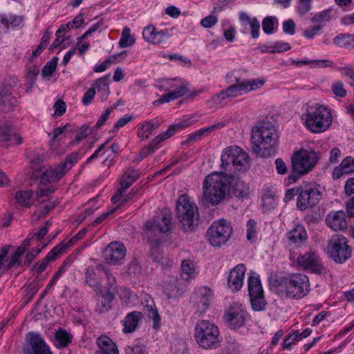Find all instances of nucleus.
I'll return each mask as SVG.
<instances>
[{
	"label": "nucleus",
	"instance_id": "obj_29",
	"mask_svg": "<svg viewBox=\"0 0 354 354\" xmlns=\"http://www.w3.org/2000/svg\"><path fill=\"white\" fill-rule=\"evenodd\" d=\"M189 89L183 84L166 94L162 95L159 99L153 102L154 105H158L165 102H169L186 95Z\"/></svg>",
	"mask_w": 354,
	"mask_h": 354
},
{
	"label": "nucleus",
	"instance_id": "obj_22",
	"mask_svg": "<svg viewBox=\"0 0 354 354\" xmlns=\"http://www.w3.org/2000/svg\"><path fill=\"white\" fill-rule=\"evenodd\" d=\"M245 271L246 268L243 263L238 264L230 271L227 286L232 291L237 292L243 287Z\"/></svg>",
	"mask_w": 354,
	"mask_h": 354
},
{
	"label": "nucleus",
	"instance_id": "obj_59",
	"mask_svg": "<svg viewBox=\"0 0 354 354\" xmlns=\"http://www.w3.org/2000/svg\"><path fill=\"white\" fill-rule=\"evenodd\" d=\"M126 354H145V346L140 344H134L133 346H127L125 348Z\"/></svg>",
	"mask_w": 354,
	"mask_h": 354
},
{
	"label": "nucleus",
	"instance_id": "obj_20",
	"mask_svg": "<svg viewBox=\"0 0 354 354\" xmlns=\"http://www.w3.org/2000/svg\"><path fill=\"white\" fill-rule=\"evenodd\" d=\"M297 262L299 266L304 270H310L312 272L320 274L323 270L320 259L315 252H308L297 257Z\"/></svg>",
	"mask_w": 354,
	"mask_h": 354
},
{
	"label": "nucleus",
	"instance_id": "obj_12",
	"mask_svg": "<svg viewBox=\"0 0 354 354\" xmlns=\"http://www.w3.org/2000/svg\"><path fill=\"white\" fill-rule=\"evenodd\" d=\"M318 159L315 151L301 149L294 153L291 158L292 168L298 174H308L315 166Z\"/></svg>",
	"mask_w": 354,
	"mask_h": 354
},
{
	"label": "nucleus",
	"instance_id": "obj_21",
	"mask_svg": "<svg viewBox=\"0 0 354 354\" xmlns=\"http://www.w3.org/2000/svg\"><path fill=\"white\" fill-rule=\"evenodd\" d=\"M212 295V290L209 287L201 286L196 290L191 299L196 305L198 311L203 313L208 308Z\"/></svg>",
	"mask_w": 354,
	"mask_h": 354
},
{
	"label": "nucleus",
	"instance_id": "obj_11",
	"mask_svg": "<svg viewBox=\"0 0 354 354\" xmlns=\"http://www.w3.org/2000/svg\"><path fill=\"white\" fill-rule=\"evenodd\" d=\"M327 253L336 263H343L351 257V248L342 235L333 236L328 241Z\"/></svg>",
	"mask_w": 354,
	"mask_h": 354
},
{
	"label": "nucleus",
	"instance_id": "obj_27",
	"mask_svg": "<svg viewBox=\"0 0 354 354\" xmlns=\"http://www.w3.org/2000/svg\"><path fill=\"white\" fill-rule=\"evenodd\" d=\"M96 270L100 273H103V275H104L106 279V283L104 286L105 291L112 294H115L118 291V286L116 283V279L113 274L108 268L102 263L97 264L96 266Z\"/></svg>",
	"mask_w": 354,
	"mask_h": 354
},
{
	"label": "nucleus",
	"instance_id": "obj_9",
	"mask_svg": "<svg viewBox=\"0 0 354 354\" xmlns=\"http://www.w3.org/2000/svg\"><path fill=\"white\" fill-rule=\"evenodd\" d=\"M161 221L162 224L150 220L144 226L145 234L153 247L158 246L162 242V234L171 230V217L169 214H165Z\"/></svg>",
	"mask_w": 354,
	"mask_h": 354
},
{
	"label": "nucleus",
	"instance_id": "obj_61",
	"mask_svg": "<svg viewBox=\"0 0 354 354\" xmlns=\"http://www.w3.org/2000/svg\"><path fill=\"white\" fill-rule=\"evenodd\" d=\"M58 202L56 201L48 202L47 204L44 206L39 207L38 208V216H45L50 210L55 208V207L57 205Z\"/></svg>",
	"mask_w": 354,
	"mask_h": 354
},
{
	"label": "nucleus",
	"instance_id": "obj_25",
	"mask_svg": "<svg viewBox=\"0 0 354 354\" xmlns=\"http://www.w3.org/2000/svg\"><path fill=\"white\" fill-rule=\"evenodd\" d=\"M64 247L62 245H57L54 247L42 260L41 263H36L32 270H35L37 274H41L47 267L49 262L57 259L58 254L64 252Z\"/></svg>",
	"mask_w": 354,
	"mask_h": 354
},
{
	"label": "nucleus",
	"instance_id": "obj_40",
	"mask_svg": "<svg viewBox=\"0 0 354 354\" xmlns=\"http://www.w3.org/2000/svg\"><path fill=\"white\" fill-rule=\"evenodd\" d=\"M72 342V335L65 330L59 328L57 330L54 337V345L58 348L67 346Z\"/></svg>",
	"mask_w": 354,
	"mask_h": 354
},
{
	"label": "nucleus",
	"instance_id": "obj_64",
	"mask_svg": "<svg viewBox=\"0 0 354 354\" xmlns=\"http://www.w3.org/2000/svg\"><path fill=\"white\" fill-rule=\"evenodd\" d=\"M53 108L55 109L54 114L61 116L66 112V105L62 100H58L55 102Z\"/></svg>",
	"mask_w": 354,
	"mask_h": 354
},
{
	"label": "nucleus",
	"instance_id": "obj_23",
	"mask_svg": "<svg viewBox=\"0 0 354 354\" xmlns=\"http://www.w3.org/2000/svg\"><path fill=\"white\" fill-rule=\"evenodd\" d=\"M141 304L143 306V310L147 314V316L153 319V328L154 329L160 328L161 326L160 316L152 298L149 295H145Z\"/></svg>",
	"mask_w": 354,
	"mask_h": 354
},
{
	"label": "nucleus",
	"instance_id": "obj_38",
	"mask_svg": "<svg viewBox=\"0 0 354 354\" xmlns=\"http://www.w3.org/2000/svg\"><path fill=\"white\" fill-rule=\"evenodd\" d=\"M24 295L22 298L23 305H27L34 297L40 288L38 281H32L29 283H26L24 286Z\"/></svg>",
	"mask_w": 354,
	"mask_h": 354
},
{
	"label": "nucleus",
	"instance_id": "obj_54",
	"mask_svg": "<svg viewBox=\"0 0 354 354\" xmlns=\"http://www.w3.org/2000/svg\"><path fill=\"white\" fill-rule=\"evenodd\" d=\"M86 233H87L86 228L82 229L75 236H73L66 244L60 243L59 245L65 246L64 247V251H65L68 247L72 246L76 242H77L79 240L82 239L85 236V234Z\"/></svg>",
	"mask_w": 354,
	"mask_h": 354
},
{
	"label": "nucleus",
	"instance_id": "obj_6",
	"mask_svg": "<svg viewBox=\"0 0 354 354\" xmlns=\"http://www.w3.org/2000/svg\"><path fill=\"white\" fill-rule=\"evenodd\" d=\"M176 211L184 232H193L196 228L199 219L196 204L191 202L188 196L180 195L176 203Z\"/></svg>",
	"mask_w": 354,
	"mask_h": 354
},
{
	"label": "nucleus",
	"instance_id": "obj_1",
	"mask_svg": "<svg viewBox=\"0 0 354 354\" xmlns=\"http://www.w3.org/2000/svg\"><path fill=\"white\" fill-rule=\"evenodd\" d=\"M239 187V185L231 182L222 174L213 172L203 180L201 202L207 207L217 205L223 201L230 187L233 188L239 196H243L245 192Z\"/></svg>",
	"mask_w": 354,
	"mask_h": 354
},
{
	"label": "nucleus",
	"instance_id": "obj_35",
	"mask_svg": "<svg viewBox=\"0 0 354 354\" xmlns=\"http://www.w3.org/2000/svg\"><path fill=\"white\" fill-rule=\"evenodd\" d=\"M109 76H104L96 80L93 84V87L97 89L98 95L102 101H105L109 95Z\"/></svg>",
	"mask_w": 354,
	"mask_h": 354
},
{
	"label": "nucleus",
	"instance_id": "obj_56",
	"mask_svg": "<svg viewBox=\"0 0 354 354\" xmlns=\"http://www.w3.org/2000/svg\"><path fill=\"white\" fill-rule=\"evenodd\" d=\"M310 3L311 0H299L297 12L300 15H306L312 8Z\"/></svg>",
	"mask_w": 354,
	"mask_h": 354
},
{
	"label": "nucleus",
	"instance_id": "obj_55",
	"mask_svg": "<svg viewBox=\"0 0 354 354\" xmlns=\"http://www.w3.org/2000/svg\"><path fill=\"white\" fill-rule=\"evenodd\" d=\"M322 28L323 26L320 24L310 26L304 30V36L307 39H313L315 35L319 33Z\"/></svg>",
	"mask_w": 354,
	"mask_h": 354
},
{
	"label": "nucleus",
	"instance_id": "obj_36",
	"mask_svg": "<svg viewBox=\"0 0 354 354\" xmlns=\"http://www.w3.org/2000/svg\"><path fill=\"white\" fill-rule=\"evenodd\" d=\"M140 171L139 170H134L131 169H127L122 176L120 185L122 189L125 191L130 187V186L137 180L140 177Z\"/></svg>",
	"mask_w": 354,
	"mask_h": 354
},
{
	"label": "nucleus",
	"instance_id": "obj_24",
	"mask_svg": "<svg viewBox=\"0 0 354 354\" xmlns=\"http://www.w3.org/2000/svg\"><path fill=\"white\" fill-rule=\"evenodd\" d=\"M328 225L334 231L347 229L346 214L344 211L330 212L326 218Z\"/></svg>",
	"mask_w": 354,
	"mask_h": 354
},
{
	"label": "nucleus",
	"instance_id": "obj_15",
	"mask_svg": "<svg viewBox=\"0 0 354 354\" xmlns=\"http://www.w3.org/2000/svg\"><path fill=\"white\" fill-rule=\"evenodd\" d=\"M193 124L192 118H189L185 120H183L177 124L171 125L168 129L163 133L158 135L151 142L150 144L143 147L140 151V159H142L149 154L153 153L156 149L157 145L164 141L165 140L169 138L171 136H173L176 131L179 130L184 129Z\"/></svg>",
	"mask_w": 354,
	"mask_h": 354
},
{
	"label": "nucleus",
	"instance_id": "obj_53",
	"mask_svg": "<svg viewBox=\"0 0 354 354\" xmlns=\"http://www.w3.org/2000/svg\"><path fill=\"white\" fill-rule=\"evenodd\" d=\"M257 223L253 219H250L247 223V239L248 241H253L257 235Z\"/></svg>",
	"mask_w": 354,
	"mask_h": 354
},
{
	"label": "nucleus",
	"instance_id": "obj_17",
	"mask_svg": "<svg viewBox=\"0 0 354 354\" xmlns=\"http://www.w3.org/2000/svg\"><path fill=\"white\" fill-rule=\"evenodd\" d=\"M23 351L24 354H52L44 337L34 332L26 334Z\"/></svg>",
	"mask_w": 354,
	"mask_h": 354
},
{
	"label": "nucleus",
	"instance_id": "obj_58",
	"mask_svg": "<svg viewBox=\"0 0 354 354\" xmlns=\"http://www.w3.org/2000/svg\"><path fill=\"white\" fill-rule=\"evenodd\" d=\"M272 49L269 50L270 53H281L290 49L291 46L287 42L278 41L274 44L271 47Z\"/></svg>",
	"mask_w": 354,
	"mask_h": 354
},
{
	"label": "nucleus",
	"instance_id": "obj_8",
	"mask_svg": "<svg viewBox=\"0 0 354 354\" xmlns=\"http://www.w3.org/2000/svg\"><path fill=\"white\" fill-rule=\"evenodd\" d=\"M227 82L232 84L225 91L228 97H235L243 93H248L252 90L260 88L264 84V81L259 80H244L239 75V71H233L226 75Z\"/></svg>",
	"mask_w": 354,
	"mask_h": 354
},
{
	"label": "nucleus",
	"instance_id": "obj_14",
	"mask_svg": "<svg viewBox=\"0 0 354 354\" xmlns=\"http://www.w3.org/2000/svg\"><path fill=\"white\" fill-rule=\"evenodd\" d=\"M79 158L80 154L78 153H71L59 165L50 167L48 169H46L41 174V182H55L59 180L73 167Z\"/></svg>",
	"mask_w": 354,
	"mask_h": 354
},
{
	"label": "nucleus",
	"instance_id": "obj_32",
	"mask_svg": "<svg viewBox=\"0 0 354 354\" xmlns=\"http://www.w3.org/2000/svg\"><path fill=\"white\" fill-rule=\"evenodd\" d=\"M307 233L304 227L301 225H297L287 234V238L290 242L295 245H301L307 239Z\"/></svg>",
	"mask_w": 354,
	"mask_h": 354
},
{
	"label": "nucleus",
	"instance_id": "obj_46",
	"mask_svg": "<svg viewBox=\"0 0 354 354\" xmlns=\"http://www.w3.org/2000/svg\"><path fill=\"white\" fill-rule=\"evenodd\" d=\"M12 125L5 124L0 127V144L12 140Z\"/></svg>",
	"mask_w": 354,
	"mask_h": 354
},
{
	"label": "nucleus",
	"instance_id": "obj_50",
	"mask_svg": "<svg viewBox=\"0 0 354 354\" xmlns=\"http://www.w3.org/2000/svg\"><path fill=\"white\" fill-rule=\"evenodd\" d=\"M156 33V28L153 25L146 26L142 31L143 39L149 43L154 44V40Z\"/></svg>",
	"mask_w": 354,
	"mask_h": 354
},
{
	"label": "nucleus",
	"instance_id": "obj_2",
	"mask_svg": "<svg viewBox=\"0 0 354 354\" xmlns=\"http://www.w3.org/2000/svg\"><path fill=\"white\" fill-rule=\"evenodd\" d=\"M221 167L223 171L220 174L234 183L241 186L242 182L239 176L245 173L250 167L249 155L240 147L232 145L226 147L221 156Z\"/></svg>",
	"mask_w": 354,
	"mask_h": 354
},
{
	"label": "nucleus",
	"instance_id": "obj_49",
	"mask_svg": "<svg viewBox=\"0 0 354 354\" xmlns=\"http://www.w3.org/2000/svg\"><path fill=\"white\" fill-rule=\"evenodd\" d=\"M153 129H155V124L146 121L142 124L138 135L140 138L148 139Z\"/></svg>",
	"mask_w": 354,
	"mask_h": 354
},
{
	"label": "nucleus",
	"instance_id": "obj_31",
	"mask_svg": "<svg viewBox=\"0 0 354 354\" xmlns=\"http://www.w3.org/2000/svg\"><path fill=\"white\" fill-rule=\"evenodd\" d=\"M354 172V158L348 156L345 158L340 165L334 168L333 176L334 178H339L344 174Z\"/></svg>",
	"mask_w": 354,
	"mask_h": 354
},
{
	"label": "nucleus",
	"instance_id": "obj_10",
	"mask_svg": "<svg viewBox=\"0 0 354 354\" xmlns=\"http://www.w3.org/2000/svg\"><path fill=\"white\" fill-rule=\"evenodd\" d=\"M233 229L229 222L224 219L214 221L207 231L209 243L216 247L225 244L231 237Z\"/></svg>",
	"mask_w": 354,
	"mask_h": 354
},
{
	"label": "nucleus",
	"instance_id": "obj_60",
	"mask_svg": "<svg viewBox=\"0 0 354 354\" xmlns=\"http://www.w3.org/2000/svg\"><path fill=\"white\" fill-rule=\"evenodd\" d=\"M39 72V67L37 66H29L26 70V78L28 83L33 84Z\"/></svg>",
	"mask_w": 354,
	"mask_h": 354
},
{
	"label": "nucleus",
	"instance_id": "obj_62",
	"mask_svg": "<svg viewBox=\"0 0 354 354\" xmlns=\"http://www.w3.org/2000/svg\"><path fill=\"white\" fill-rule=\"evenodd\" d=\"M339 71L342 72V75L350 80L349 84L351 86L354 88V69L349 67H341Z\"/></svg>",
	"mask_w": 354,
	"mask_h": 354
},
{
	"label": "nucleus",
	"instance_id": "obj_28",
	"mask_svg": "<svg viewBox=\"0 0 354 354\" xmlns=\"http://www.w3.org/2000/svg\"><path fill=\"white\" fill-rule=\"evenodd\" d=\"M142 317V313L138 311H133L128 313L122 321L123 332L124 333L133 332Z\"/></svg>",
	"mask_w": 354,
	"mask_h": 354
},
{
	"label": "nucleus",
	"instance_id": "obj_42",
	"mask_svg": "<svg viewBox=\"0 0 354 354\" xmlns=\"http://www.w3.org/2000/svg\"><path fill=\"white\" fill-rule=\"evenodd\" d=\"M0 22L6 30L10 26L12 28L23 26L24 16L0 15Z\"/></svg>",
	"mask_w": 354,
	"mask_h": 354
},
{
	"label": "nucleus",
	"instance_id": "obj_47",
	"mask_svg": "<svg viewBox=\"0 0 354 354\" xmlns=\"http://www.w3.org/2000/svg\"><path fill=\"white\" fill-rule=\"evenodd\" d=\"M274 24H278V20L275 17H266L263 19L262 28L266 34H272L274 30Z\"/></svg>",
	"mask_w": 354,
	"mask_h": 354
},
{
	"label": "nucleus",
	"instance_id": "obj_13",
	"mask_svg": "<svg viewBox=\"0 0 354 354\" xmlns=\"http://www.w3.org/2000/svg\"><path fill=\"white\" fill-rule=\"evenodd\" d=\"M248 293L252 308L255 311L265 309L266 301L259 275L251 272L248 281Z\"/></svg>",
	"mask_w": 354,
	"mask_h": 354
},
{
	"label": "nucleus",
	"instance_id": "obj_16",
	"mask_svg": "<svg viewBox=\"0 0 354 354\" xmlns=\"http://www.w3.org/2000/svg\"><path fill=\"white\" fill-rule=\"evenodd\" d=\"M321 198L319 186L315 184L306 185L301 187L300 194L297 200V207L300 210H306L317 205Z\"/></svg>",
	"mask_w": 354,
	"mask_h": 354
},
{
	"label": "nucleus",
	"instance_id": "obj_43",
	"mask_svg": "<svg viewBox=\"0 0 354 354\" xmlns=\"http://www.w3.org/2000/svg\"><path fill=\"white\" fill-rule=\"evenodd\" d=\"M10 88L0 87V112L6 111L14 104Z\"/></svg>",
	"mask_w": 354,
	"mask_h": 354
},
{
	"label": "nucleus",
	"instance_id": "obj_52",
	"mask_svg": "<svg viewBox=\"0 0 354 354\" xmlns=\"http://www.w3.org/2000/svg\"><path fill=\"white\" fill-rule=\"evenodd\" d=\"M295 22L291 19H287L282 23V29L285 34L294 35L295 34Z\"/></svg>",
	"mask_w": 354,
	"mask_h": 354
},
{
	"label": "nucleus",
	"instance_id": "obj_18",
	"mask_svg": "<svg viewBox=\"0 0 354 354\" xmlns=\"http://www.w3.org/2000/svg\"><path fill=\"white\" fill-rule=\"evenodd\" d=\"M126 248L119 242L110 243L103 250L104 261L112 265H120L125 256Z\"/></svg>",
	"mask_w": 354,
	"mask_h": 354
},
{
	"label": "nucleus",
	"instance_id": "obj_19",
	"mask_svg": "<svg viewBox=\"0 0 354 354\" xmlns=\"http://www.w3.org/2000/svg\"><path fill=\"white\" fill-rule=\"evenodd\" d=\"M248 317V313L239 305L230 306L224 315L225 322L233 329H236L243 326Z\"/></svg>",
	"mask_w": 354,
	"mask_h": 354
},
{
	"label": "nucleus",
	"instance_id": "obj_34",
	"mask_svg": "<svg viewBox=\"0 0 354 354\" xmlns=\"http://www.w3.org/2000/svg\"><path fill=\"white\" fill-rule=\"evenodd\" d=\"M15 200L21 207H30L36 198L32 190H24L15 193Z\"/></svg>",
	"mask_w": 354,
	"mask_h": 354
},
{
	"label": "nucleus",
	"instance_id": "obj_44",
	"mask_svg": "<svg viewBox=\"0 0 354 354\" xmlns=\"http://www.w3.org/2000/svg\"><path fill=\"white\" fill-rule=\"evenodd\" d=\"M291 64L295 65L297 66H301L302 65H308L310 64L311 67H318V68H324L328 67L333 65V62L328 59H320V60H309V59H304V60H291Z\"/></svg>",
	"mask_w": 354,
	"mask_h": 354
},
{
	"label": "nucleus",
	"instance_id": "obj_33",
	"mask_svg": "<svg viewBox=\"0 0 354 354\" xmlns=\"http://www.w3.org/2000/svg\"><path fill=\"white\" fill-rule=\"evenodd\" d=\"M337 10L330 8L326 10H322L317 12L312 18L311 21L316 24H320L322 23L329 22L333 19L337 18Z\"/></svg>",
	"mask_w": 354,
	"mask_h": 354
},
{
	"label": "nucleus",
	"instance_id": "obj_57",
	"mask_svg": "<svg viewBox=\"0 0 354 354\" xmlns=\"http://www.w3.org/2000/svg\"><path fill=\"white\" fill-rule=\"evenodd\" d=\"M91 131L88 127L82 126L80 130V131L76 134L75 138L73 140L71 144L74 145L79 143L81 140L86 138L90 133Z\"/></svg>",
	"mask_w": 354,
	"mask_h": 354
},
{
	"label": "nucleus",
	"instance_id": "obj_41",
	"mask_svg": "<svg viewBox=\"0 0 354 354\" xmlns=\"http://www.w3.org/2000/svg\"><path fill=\"white\" fill-rule=\"evenodd\" d=\"M181 277L183 280L189 281L196 276V267L193 261L184 259L181 262Z\"/></svg>",
	"mask_w": 354,
	"mask_h": 354
},
{
	"label": "nucleus",
	"instance_id": "obj_26",
	"mask_svg": "<svg viewBox=\"0 0 354 354\" xmlns=\"http://www.w3.org/2000/svg\"><path fill=\"white\" fill-rule=\"evenodd\" d=\"M99 350L96 354H119L116 344L106 335H101L97 339Z\"/></svg>",
	"mask_w": 354,
	"mask_h": 354
},
{
	"label": "nucleus",
	"instance_id": "obj_39",
	"mask_svg": "<svg viewBox=\"0 0 354 354\" xmlns=\"http://www.w3.org/2000/svg\"><path fill=\"white\" fill-rule=\"evenodd\" d=\"M115 294L104 291L101 296V300L97 302L96 310L99 313H104L111 308V303Z\"/></svg>",
	"mask_w": 354,
	"mask_h": 354
},
{
	"label": "nucleus",
	"instance_id": "obj_37",
	"mask_svg": "<svg viewBox=\"0 0 354 354\" xmlns=\"http://www.w3.org/2000/svg\"><path fill=\"white\" fill-rule=\"evenodd\" d=\"M333 44L340 48H354V35L340 33L333 39Z\"/></svg>",
	"mask_w": 354,
	"mask_h": 354
},
{
	"label": "nucleus",
	"instance_id": "obj_45",
	"mask_svg": "<svg viewBox=\"0 0 354 354\" xmlns=\"http://www.w3.org/2000/svg\"><path fill=\"white\" fill-rule=\"evenodd\" d=\"M135 43V39L130 34V29L128 27H124L122 29V35L119 41V46L120 48H126L131 46Z\"/></svg>",
	"mask_w": 354,
	"mask_h": 354
},
{
	"label": "nucleus",
	"instance_id": "obj_3",
	"mask_svg": "<svg viewBox=\"0 0 354 354\" xmlns=\"http://www.w3.org/2000/svg\"><path fill=\"white\" fill-rule=\"evenodd\" d=\"M270 284L278 295L289 299H300L310 291L308 277L299 273L286 277H270Z\"/></svg>",
	"mask_w": 354,
	"mask_h": 354
},
{
	"label": "nucleus",
	"instance_id": "obj_4",
	"mask_svg": "<svg viewBox=\"0 0 354 354\" xmlns=\"http://www.w3.org/2000/svg\"><path fill=\"white\" fill-rule=\"evenodd\" d=\"M250 140L252 150L257 156L270 157L276 153L278 134L273 126L266 124L253 127Z\"/></svg>",
	"mask_w": 354,
	"mask_h": 354
},
{
	"label": "nucleus",
	"instance_id": "obj_48",
	"mask_svg": "<svg viewBox=\"0 0 354 354\" xmlns=\"http://www.w3.org/2000/svg\"><path fill=\"white\" fill-rule=\"evenodd\" d=\"M57 62L58 57H54L51 60L48 61L42 69V76L50 77L56 69Z\"/></svg>",
	"mask_w": 354,
	"mask_h": 354
},
{
	"label": "nucleus",
	"instance_id": "obj_5",
	"mask_svg": "<svg viewBox=\"0 0 354 354\" xmlns=\"http://www.w3.org/2000/svg\"><path fill=\"white\" fill-rule=\"evenodd\" d=\"M302 119L305 120L306 127L313 133L326 131L333 121L329 109L319 104L308 106Z\"/></svg>",
	"mask_w": 354,
	"mask_h": 354
},
{
	"label": "nucleus",
	"instance_id": "obj_7",
	"mask_svg": "<svg viewBox=\"0 0 354 354\" xmlns=\"http://www.w3.org/2000/svg\"><path fill=\"white\" fill-rule=\"evenodd\" d=\"M194 338L197 344L205 349H213L220 346L218 328L207 320L202 319L196 324Z\"/></svg>",
	"mask_w": 354,
	"mask_h": 354
},
{
	"label": "nucleus",
	"instance_id": "obj_51",
	"mask_svg": "<svg viewBox=\"0 0 354 354\" xmlns=\"http://www.w3.org/2000/svg\"><path fill=\"white\" fill-rule=\"evenodd\" d=\"M331 90L333 93L339 97H344L346 95V91L344 87V84L342 81H335L331 85Z\"/></svg>",
	"mask_w": 354,
	"mask_h": 354
},
{
	"label": "nucleus",
	"instance_id": "obj_30",
	"mask_svg": "<svg viewBox=\"0 0 354 354\" xmlns=\"http://www.w3.org/2000/svg\"><path fill=\"white\" fill-rule=\"evenodd\" d=\"M103 273H100L96 268L88 267L85 272L86 283L95 290L102 289V283L101 277Z\"/></svg>",
	"mask_w": 354,
	"mask_h": 354
},
{
	"label": "nucleus",
	"instance_id": "obj_63",
	"mask_svg": "<svg viewBox=\"0 0 354 354\" xmlns=\"http://www.w3.org/2000/svg\"><path fill=\"white\" fill-rule=\"evenodd\" d=\"M171 37L168 30L157 31L156 33L154 44H160Z\"/></svg>",
	"mask_w": 354,
	"mask_h": 354
}]
</instances>
